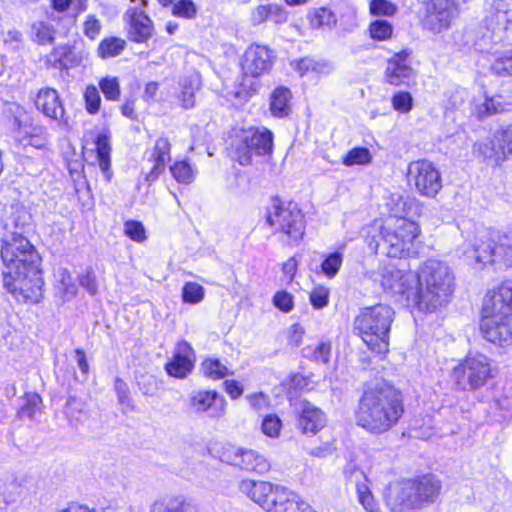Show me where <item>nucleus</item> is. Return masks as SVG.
I'll return each mask as SVG.
<instances>
[{
    "label": "nucleus",
    "mask_w": 512,
    "mask_h": 512,
    "mask_svg": "<svg viewBox=\"0 0 512 512\" xmlns=\"http://www.w3.org/2000/svg\"><path fill=\"white\" fill-rule=\"evenodd\" d=\"M1 258L4 289L19 302H39L44 282L39 268L40 256L30 241L17 232L6 236Z\"/></svg>",
    "instance_id": "obj_1"
},
{
    "label": "nucleus",
    "mask_w": 512,
    "mask_h": 512,
    "mask_svg": "<svg viewBox=\"0 0 512 512\" xmlns=\"http://www.w3.org/2000/svg\"><path fill=\"white\" fill-rule=\"evenodd\" d=\"M403 394L395 386H369L359 400L358 426L382 434L396 426L404 414Z\"/></svg>",
    "instance_id": "obj_2"
},
{
    "label": "nucleus",
    "mask_w": 512,
    "mask_h": 512,
    "mask_svg": "<svg viewBox=\"0 0 512 512\" xmlns=\"http://www.w3.org/2000/svg\"><path fill=\"white\" fill-rule=\"evenodd\" d=\"M480 330L483 337L498 346L512 344V281L489 290L483 300Z\"/></svg>",
    "instance_id": "obj_3"
},
{
    "label": "nucleus",
    "mask_w": 512,
    "mask_h": 512,
    "mask_svg": "<svg viewBox=\"0 0 512 512\" xmlns=\"http://www.w3.org/2000/svg\"><path fill=\"white\" fill-rule=\"evenodd\" d=\"M454 290V274L450 267L435 259L425 261L417 272L415 306L433 312L448 304Z\"/></svg>",
    "instance_id": "obj_4"
},
{
    "label": "nucleus",
    "mask_w": 512,
    "mask_h": 512,
    "mask_svg": "<svg viewBox=\"0 0 512 512\" xmlns=\"http://www.w3.org/2000/svg\"><path fill=\"white\" fill-rule=\"evenodd\" d=\"M441 490V481L432 474H426L389 486L385 501L392 512L420 510L435 503Z\"/></svg>",
    "instance_id": "obj_5"
},
{
    "label": "nucleus",
    "mask_w": 512,
    "mask_h": 512,
    "mask_svg": "<svg viewBox=\"0 0 512 512\" xmlns=\"http://www.w3.org/2000/svg\"><path fill=\"white\" fill-rule=\"evenodd\" d=\"M394 315L395 311L387 304L363 307L354 318L353 330L371 351L385 353Z\"/></svg>",
    "instance_id": "obj_6"
},
{
    "label": "nucleus",
    "mask_w": 512,
    "mask_h": 512,
    "mask_svg": "<svg viewBox=\"0 0 512 512\" xmlns=\"http://www.w3.org/2000/svg\"><path fill=\"white\" fill-rule=\"evenodd\" d=\"M266 222L276 233L286 236L291 246L297 245L305 234L306 222L301 209L294 202L284 204L278 197L272 198L267 208Z\"/></svg>",
    "instance_id": "obj_7"
},
{
    "label": "nucleus",
    "mask_w": 512,
    "mask_h": 512,
    "mask_svg": "<svg viewBox=\"0 0 512 512\" xmlns=\"http://www.w3.org/2000/svg\"><path fill=\"white\" fill-rule=\"evenodd\" d=\"M378 229L386 253L392 258L409 254L420 234L419 225L408 218H387Z\"/></svg>",
    "instance_id": "obj_8"
},
{
    "label": "nucleus",
    "mask_w": 512,
    "mask_h": 512,
    "mask_svg": "<svg viewBox=\"0 0 512 512\" xmlns=\"http://www.w3.org/2000/svg\"><path fill=\"white\" fill-rule=\"evenodd\" d=\"M461 252L468 264L476 269H482L487 264L509 267L512 263V246L507 241L496 242L487 235L464 244Z\"/></svg>",
    "instance_id": "obj_9"
},
{
    "label": "nucleus",
    "mask_w": 512,
    "mask_h": 512,
    "mask_svg": "<svg viewBox=\"0 0 512 512\" xmlns=\"http://www.w3.org/2000/svg\"><path fill=\"white\" fill-rule=\"evenodd\" d=\"M372 278L391 295H400L415 305L417 273L405 265L385 264L373 272Z\"/></svg>",
    "instance_id": "obj_10"
},
{
    "label": "nucleus",
    "mask_w": 512,
    "mask_h": 512,
    "mask_svg": "<svg viewBox=\"0 0 512 512\" xmlns=\"http://www.w3.org/2000/svg\"><path fill=\"white\" fill-rule=\"evenodd\" d=\"M486 32L484 44L503 42L505 33L512 28V0H490L489 14L484 19Z\"/></svg>",
    "instance_id": "obj_11"
},
{
    "label": "nucleus",
    "mask_w": 512,
    "mask_h": 512,
    "mask_svg": "<svg viewBox=\"0 0 512 512\" xmlns=\"http://www.w3.org/2000/svg\"><path fill=\"white\" fill-rule=\"evenodd\" d=\"M273 150V134L270 130L256 129L244 134L236 145L238 162L245 166L252 163L253 157L271 155Z\"/></svg>",
    "instance_id": "obj_12"
},
{
    "label": "nucleus",
    "mask_w": 512,
    "mask_h": 512,
    "mask_svg": "<svg viewBox=\"0 0 512 512\" xmlns=\"http://www.w3.org/2000/svg\"><path fill=\"white\" fill-rule=\"evenodd\" d=\"M408 181L416 191L428 198H435L442 189V178L439 170L427 160L411 162L408 166Z\"/></svg>",
    "instance_id": "obj_13"
},
{
    "label": "nucleus",
    "mask_w": 512,
    "mask_h": 512,
    "mask_svg": "<svg viewBox=\"0 0 512 512\" xmlns=\"http://www.w3.org/2000/svg\"><path fill=\"white\" fill-rule=\"evenodd\" d=\"M459 12L457 0H430L426 6L422 26L432 33H441L451 27Z\"/></svg>",
    "instance_id": "obj_14"
},
{
    "label": "nucleus",
    "mask_w": 512,
    "mask_h": 512,
    "mask_svg": "<svg viewBox=\"0 0 512 512\" xmlns=\"http://www.w3.org/2000/svg\"><path fill=\"white\" fill-rule=\"evenodd\" d=\"M474 151L494 166H501L512 157V127L496 131L489 141L474 144Z\"/></svg>",
    "instance_id": "obj_15"
},
{
    "label": "nucleus",
    "mask_w": 512,
    "mask_h": 512,
    "mask_svg": "<svg viewBox=\"0 0 512 512\" xmlns=\"http://www.w3.org/2000/svg\"><path fill=\"white\" fill-rule=\"evenodd\" d=\"M490 377V364L484 355L467 357L456 365L450 374V380L454 384H484Z\"/></svg>",
    "instance_id": "obj_16"
},
{
    "label": "nucleus",
    "mask_w": 512,
    "mask_h": 512,
    "mask_svg": "<svg viewBox=\"0 0 512 512\" xmlns=\"http://www.w3.org/2000/svg\"><path fill=\"white\" fill-rule=\"evenodd\" d=\"M221 460L248 472L265 473L270 468L268 460L255 450L232 445L223 448Z\"/></svg>",
    "instance_id": "obj_17"
},
{
    "label": "nucleus",
    "mask_w": 512,
    "mask_h": 512,
    "mask_svg": "<svg viewBox=\"0 0 512 512\" xmlns=\"http://www.w3.org/2000/svg\"><path fill=\"white\" fill-rule=\"evenodd\" d=\"M283 486L274 485L267 481H256L245 479L239 484L241 493L261 506L265 511L270 512Z\"/></svg>",
    "instance_id": "obj_18"
},
{
    "label": "nucleus",
    "mask_w": 512,
    "mask_h": 512,
    "mask_svg": "<svg viewBox=\"0 0 512 512\" xmlns=\"http://www.w3.org/2000/svg\"><path fill=\"white\" fill-rule=\"evenodd\" d=\"M127 39L134 43H147L154 34L153 21L143 11L136 8L128 9L124 14Z\"/></svg>",
    "instance_id": "obj_19"
},
{
    "label": "nucleus",
    "mask_w": 512,
    "mask_h": 512,
    "mask_svg": "<svg viewBox=\"0 0 512 512\" xmlns=\"http://www.w3.org/2000/svg\"><path fill=\"white\" fill-rule=\"evenodd\" d=\"M272 66L270 50L265 46L252 45L243 55L241 67L245 76L258 77L269 72Z\"/></svg>",
    "instance_id": "obj_20"
},
{
    "label": "nucleus",
    "mask_w": 512,
    "mask_h": 512,
    "mask_svg": "<svg viewBox=\"0 0 512 512\" xmlns=\"http://www.w3.org/2000/svg\"><path fill=\"white\" fill-rule=\"evenodd\" d=\"M409 53L403 50L394 54L387 62L385 79L390 85L408 84L414 78V70L408 62Z\"/></svg>",
    "instance_id": "obj_21"
},
{
    "label": "nucleus",
    "mask_w": 512,
    "mask_h": 512,
    "mask_svg": "<svg viewBox=\"0 0 512 512\" xmlns=\"http://www.w3.org/2000/svg\"><path fill=\"white\" fill-rule=\"evenodd\" d=\"M16 127L14 137L23 147L31 146L36 149H43L48 144V133L42 126L21 121L15 118Z\"/></svg>",
    "instance_id": "obj_22"
},
{
    "label": "nucleus",
    "mask_w": 512,
    "mask_h": 512,
    "mask_svg": "<svg viewBox=\"0 0 512 512\" xmlns=\"http://www.w3.org/2000/svg\"><path fill=\"white\" fill-rule=\"evenodd\" d=\"M190 407L197 413L205 412L218 418L224 414L225 400L215 391H198L190 397Z\"/></svg>",
    "instance_id": "obj_23"
},
{
    "label": "nucleus",
    "mask_w": 512,
    "mask_h": 512,
    "mask_svg": "<svg viewBox=\"0 0 512 512\" xmlns=\"http://www.w3.org/2000/svg\"><path fill=\"white\" fill-rule=\"evenodd\" d=\"M194 358L195 352L190 344L179 342L173 359L166 364L167 373L178 379L185 378L192 371Z\"/></svg>",
    "instance_id": "obj_24"
},
{
    "label": "nucleus",
    "mask_w": 512,
    "mask_h": 512,
    "mask_svg": "<svg viewBox=\"0 0 512 512\" xmlns=\"http://www.w3.org/2000/svg\"><path fill=\"white\" fill-rule=\"evenodd\" d=\"M35 105L45 116L65 126L68 125L63 105L56 90L50 88L40 90Z\"/></svg>",
    "instance_id": "obj_25"
},
{
    "label": "nucleus",
    "mask_w": 512,
    "mask_h": 512,
    "mask_svg": "<svg viewBox=\"0 0 512 512\" xmlns=\"http://www.w3.org/2000/svg\"><path fill=\"white\" fill-rule=\"evenodd\" d=\"M171 144L167 138L160 137L156 140L154 147L146 151V157L153 166L146 176L149 182L155 181L165 170L166 164L171 160Z\"/></svg>",
    "instance_id": "obj_26"
},
{
    "label": "nucleus",
    "mask_w": 512,
    "mask_h": 512,
    "mask_svg": "<svg viewBox=\"0 0 512 512\" xmlns=\"http://www.w3.org/2000/svg\"><path fill=\"white\" fill-rule=\"evenodd\" d=\"M326 424L325 414L316 406L305 401L298 420V426L304 434H316Z\"/></svg>",
    "instance_id": "obj_27"
},
{
    "label": "nucleus",
    "mask_w": 512,
    "mask_h": 512,
    "mask_svg": "<svg viewBox=\"0 0 512 512\" xmlns=\"http://www.w3.org/2000/svg\"><path fill=\"white\" fill-rule=\"evenodd\" d=\"M279 491L270 512H315L309 504L303 502L285 487H282Z\"/></svg>",
    "instance_id": "obj_28"
},
{
    "label": "nucleus",
    "mask_w": 512,
    "mask_h": 512,
    "mask_svg": "<svg viewBox=\"0 0 512 512\" xmlns=\"http://www.w3.org/2000/svg\"><path fill=\"white\" fill-rule=\"evenodd\" d=\"M99 167L105 174L107 180L111 178L110 171V135L106 132L99 133L94 141Z\"/></svg>",
    "instance_id": "obj_29"
},
{
    "label": "nucleus",
    "mask_w": 512,
    "mask_h": 512,
    "mask_svg": "<svg viewBox=\"0 0 512 512\" xmlns=\"http://www.w3.org/2000/svg\"><path fill=\"white\" fill-rule=\"evenodd\" d=\"M291 92L288 88H276L270 98V110L273 116L283 118L291 112L290 101Z\"/></svg>",
    "instance_id": "obj_30"
},
{
    "label": "nucleus",
    "mask_w": 512,
    "mask_h": 512,
    "mask_svg": "<svg viewBox=\"0 0 512 512\" xmlns=\"http://www.w3.org/2000/svg\"><path fill=\"white\" fill-rule=\"evenodd\" d=\"M181 92L179 94V100L181 101L182 107L190 109L195 106V93L200 88V81L197 75H192L182 79Z\"/></svg>",
    "instance_id": "obj_31"
},
{
    "label": "nucleus",
    "mask_w": 512,
    "mask_h": 512,
    "mask_svg": "<svg viewBox=\"0 0 512 512\" xmlns=\"http://www.w3.org/2000/svg\"><path fill=\"white\" fill-rule=\"evenodd\" d=\"M201 371L212 381H218L233 374L231 369L217 358H206L203 360L201 363Z\"/></svg>",
    "instance_id": "obj_32"
},
{
    "label": "nucleus",
    "mask_w": 512,
    "mask_h": 512,
    "mask_svg": "<svg viewBox=\"0 0 512 512\" xmlns=\"http://www.w3.org/2000/svg\"><path fill=\"white\" fill-rule=\"evenodd\" d=\"M72 63V50L68 45L55 47L45 57V64L55 69H67Z\"/></svg>",
    "instance_id": "obj_33"
},
{
    "label": "nucleus",
    "mask_w": 512,
    "mask_h": 512,
    "mask_svg": "<svg viewBox=\"0 0 512 512\" xmlns=\"http://www.w3.org/2000/svg\"><path fill=\"white\" fill-rule=\"evenodd\" d=\"M413 203L414 200L409 197H403L398 193L391 194L386 203L390 212L388 218H407Z\"/></svg>",
    "instance_id": "obj_34"
},
{
    "label": "nucleus",
    "mask_w": 512,
    "mask_h": 512,
    "mask_svg": "<svg viewBox=\"0 0 512 512\" xmlns=\"http://www.w3.org/2000/svg\"><path fill=\"white\" fill-rule=\"evenodd\" d=\"M505 110L501 96L486 97L484 102L475 105L473 113L478 119H484Z\"/></svg>",
    "instance_id": "obj_35"
},
{
    "label": "nucleus",
    "mask_w": 512,
    "mask_h": 512,
    "mask_svg": "<svg viewBox=\"0 0 512 512\" xmlns=\"http://www.w3.org/2000/svg\"><path fill=\"white\" fill-rule=\"evenodd\" d=\"M32 39L39 45L52 44L55 39L56 30L50 23L37 21L32 24Z\"/></svg>",
    "instance_id": "obj_36"
},
{
    "label": "nucleus",
    "mask_w": 512,
    "mask_h": 512,
    "mask_svg": "<svg viewBox=\"0 0 512 512\" xmlns=\"http://www.w3.org/2000/svg\"><path fill=\"white\" fill-rule=\"evenodd\" d=\"M170 171L175 180L182 184L192 183L198 173L197 168L193 167L188 161L182 160L175 162Z\"/></svg>",
    "instance_id": "obj_37"
},
{
    "label": "nucleus",
    "mask_w": 512,
    "mask_h": 512,
    "mask_svg": "<svg viewBox=\"0 0 512 512\" xmlns=\"http://www.w3.org/2000/svg\"><path fill=\"white\" fill-rule=\"evenodd\" d=\"M125 40L118 37H109L103 39L98 46V55L103 58L116 57L125 49Z\"/></svg>",
    "instance_id": "obj_38"
},
{
    "label": "nucleus",
    "mask_w": 512,
    "mask_h": 512,
    "mask_svg": "<svg viewBox=\"0 0 512 512\" xmlns=\"http://www.w3.org/2000/svg\"><path fill=\"white\" fill-rule=\"evenodd\" d=\"M51 6L59 13H65L70 9L74 18H77L87 10L88 0H51Z\"/></svg>",
    "instance_id": "obj_39"
},
{
    "label": "nucleus",
    "mask_w": 512,
    "mask_h": 512,
    "mask_svg": "<svg viewBox=\"0 0 512 512\" xmlns=\"http://www.w3.org/2000/svg\"><path fill=\"white\" fill-rule=\"evenodd\" d=\"M65 414L70 423L76 428L87 418V412L84 410V404L75 398L68 400Z\"/></svg>",
    "instance_id": "obj_40"
},
{
    "label": "nucleus",
    "mask_w": 512,
    "mask_h": 512,
    "mask_svg": "<svg viewBox=\"0 0 512 512\" xmlns=\"http://www.w3.org/2000/svg\"><path fill=\"white\" fill-rule=\"evenodd\" d=\"M150 512H196V509L189 503L170 500L168 502L156 501Z\"/></svg>",
    "instance_id": "obj_41"
},
{
    "label": "nucleus",
    "mask_w": 512,
    "mask_h": 512,
    "mask_svg": "<svg viewBox=\"0 0 512 512\" xmlns=\"http://www.w3.org/2000/svg\"><path fill=\"white\" fill-rule=\"evenodd\" d=\"M57 289L63 294L66 300L73 298L77 293V286L66 269H60L57 274Z\"/></svg>",
    "instance_id": "obj_42"
},
{
    "label": "nucleus",
    "mask_w": 512,
    "mask_h": 512,
    "mask_svg": "<svg viewBox=\"0 0 512 512\" xmlns=\"http://www.w3.org/2000/svg\"><path fill=\"white\" fill-rule=\"evenodd\" d=\"M303 353L307 358H311L318 363L327 364L331 356V344L330 342H320L315 347L304 348Z\"/></svg>",
    "instance_id": "obj_43"
},
{
    "label": "nucleus",
    "mask_w": 512,
    "mask_h": 512,
    "mask_svg": "<svg viewBox=\"0 0 512 512\" xmlns=\"http://www.w3.org/2000/svg\"><path fill=\"white\" fill-rule=\"evenodd\" d=\"M41 404V397L37 393L27 392L24 395V404L18 411V415L33 419L37 411L41 409Z\"/></svg>",
    "instance_id": "obj_44"
},
{
    "label": "nucleus",
    "mask_w": 512,
    "mask_h": 512,
    "mask_svg": "<svg viewBox=\"0 0 512 512\" xmlns=\"http://www.w3.org/2000/svg\"><path fill=\"white\" fill-rule=\"evenodd\" d=\"M371 161L372 155L366 147H355L343 158V164L346 166L366 165Z\"/></svg>",
    "instance_id": "obj_45"
},
{
    "label": "nucleus",
    "mask_w": 512,
    "mask_h": 512,
    "mask_svg": "<svg viewBox=\"0 0 512 512\" xmlns=\"http://www.w3.org/2000/svg\"><path fill=\"white\" fill-rule=\"evenodd\" d=\"M491 71L498 76H512V51L497 55L491 64Z\"/></svg>",
    "instance_id": "obj_46"
},
{
    "label": "nucleus",
    "mask_w": 512,
    "mask_h": 512,
    "mask_svg": "<svg viewBox=\"0 0 512 512\" xmlns=\"http://www.w3.org/2000/svg\"><path fill=\"white\" fill-rule=\"evenodd\" d=\"M369 33L372 39L385 41L391 38L393 27L387 20H375L369 26Z\"/></svg>",
    "instance_id": "obj_47"
},
{
    "label": "nucleus",
    "mask_w": 512,
    "mask_h": 512,
    "mask_svg": "<svg viewBox=\"0 0 512 512\" xmlns=\"http://www.w3.org/2000/svg\"><path fill=\"white\" fill-rule=\"evenodd\" d=\"M182 298L186 303L197 304L204 298V288L195 282H188L183 286Z\"/></svg>",
    "instance_id": "obj_48"
},
{
    "label": "nucleus",
    "mask_w": 512,
    "mask_h": 512,
    "mask_svg": "<svg viewBox=\"0 0 512 512\" xmlns=\"http://www.w3.org/2000/svg\"><path fill=\"white\" fill-rule=\"evenodd\" d=\"M342 260V255L339 252H334L328 255L321 265L323 273L327 277L333 278L338 273L342 265Z\"/></svg>",
    "instance_id": "obj_49"
},
{
    "label": "nucleus",
    "mask_w": 512,
    "mask_h": 512,
    "mask_svg": "<svg viewBox=\"0 0 512 512\" xmlns=\"http://www.w3.org/2000/svg\"><path fill=\"white\" fill-rule=\"evenodd\" d=\"M172 14L177 17L193 19L197 14V8L192 0H179L173 5Z\"/></svg>",
    "instance_id": "obj_50"
},
{
    "label": "nucleus",
    "mask_w": 512,
    "mask_h": 512,
    "mask_svg": "<svg viewBox=\"0 0 512 512\" xmlns=\"http://www.w3.org/2000/svg\"><path fill=\"white\" fill-rule=\"evenodd\" d=\"M100 89L107 100L116 101L120 96V86L117 78H104L99 83Z\"/></svg>",
    "instance_id": "obj_51"
},
{
    "label": "nucleus",
    "mask_w": 512,
    "mask_h": 512,
    "mask_svg": "<svg viewBox=\"0 0 512 512\" xmlns=\"http://www.w3.org/2000/svg\"><path fill=\"white\" fill-rule=\"evenodd\" d=\"M393 108L400 113H408L413 107V98L409 92L400 91L392 97Z\"/></svg>",
    "instance_id": "obj_52"
},
{
    "label": "nucleus",
    "mask_w": 512,
    "mask_h": 512,
    "mask_svg": "<svg viewBox=\"0 0 512 512\" xmlns=\"http://www.w3.org/2000/svg\"><path fill=\"white\" fill-rule=\"evenodd\" d=\"M86 110L90 114H96L100 109L101 98L98 89L91 85L84 92Z\"/></svg>",
    "instance_id": "obj_53"
},
{
    "label": "nucleus",
    "mask_w": 512,
    "mask_h": 512,
    "mask_svg": "<svg viewBox=\"0 0 512 512\" xmlns=\"http://www.w3.org/2000/svg\"><path fill=\"white\" fill-rule=\"evenodd\" d=\"M310 302L315 309H322L329 303V290L324 286H316L310 292Z\"/></svg>",
    "instance_id": "obj_54"
},
{
    "label": "nucleus",
    "mask_w": 512,
    "mask_h": 512,
    "mask_svg": "<svg viewBox=\"0 0 512 512\" xmlns=\"http://www.w3.org/2000/svg\"><path fill=\"white\" fill-rule=\"evenodd\" d=\"M102 29L100 20L92 14H89L83 23V33L91 40L96 39Z\"/></svg>",
    "instance_id": "obj_55"
},
{
    "label": "nucleus",
    "mask_w": 512,
    "mask_h": 512,
    "mask_svg": "<svg viewBox=\"0 0 512 512\" xmlns=\"http://www.w3.org/2000/svg\"><path fill=\"white\" fill-rule=\"evenodd\" d=\"M370 12L373 15L392 16L396 12V7L387 0H372Z\"/></svg>",
    "instance_id": "obj_56"
},
{
    "label": "nucleus",
    "mask_w": 512,
    "mask_h": 512,
    "mask_svg": "<svg viewBox=\"0 0 512 512\" xmlns=\"http://www.w3.org/2000/svg\"><path fill=\"white\" fill-rule=\"evenodd\" d=\"M125 233L133 241L141 242L145 239V229L142 223L134 220L125 222Z\"/></svg>",
    "instance_id": "obj_57"
},
{
    "label": "nucleus",
    "mask_w": 512,
    "mask_h": 512,
    "mask_svg": "<svg viewBox=\"0 0 512 512\" xmlns=\"http://www.w3.org/2000/svg\"><path fill=\"white\" fill-rule=\"evenodd\" d=\"M281 428V420L276 415H268L262 421V431L269 437H276Z\"/></svg>",
    "instance_id": "obj_58"
},
{
    "label": "nucleus",
    "mask_w": 512,
    "mask_h": 512,
    "mask_svg": "<svg viewBox=\"0 0 512 512\" xmlns=\"http://www.w3.org/2000/svg\"><path fill=\"white\" fill-rule=\"evenodd\" d=\"M79 283L90 295H95L98 291L96 275L92 269L79 277Z\"/></svg>",
    "instance_id": "obj_59"
},
{
    "label": "nucleus",
    "mask_w": 512,
    "mask_h": 512,
    "mask_svg": "<svg viewBox=\"0 0 512 512\" xmlns=\"http://www.w3.org/2000/svg\"><path fill=\"white\" fill-rule=\"evenodd\" d=\"M273 303L283 312H290L293 308V298L285 291L277 292L273 298Z\"/></svg>",
    "instance_id": "obj_60"
},
{
    "label": "nucleus",
    "mask_w": 512,
    "mask_h": 512,
    "mask_svg": "<svg viewBox=\"0 0 512 512\" xmlns=\"http://www.w3.org/2000/svg\"><path fill=\"white\" fill-rule=\"evenodd\" d=\"M117 395L119 404L122 406L123 412L134 409L131 392L128 386H118Z\"/></svg>",
    "instance_id": "obj_61"
},
{
    "label": "nucleus",
    "mask_w": 512,
    "mask_h": 512,
    "mask_svg": "<svg viewBox=\"0 0 512 512\" xmlns=\"http://www.w3.org/2000/svg\"><path fill=\"white\" fill-rule=\"evenodd\" d=\"M314 21L318 26H330L335 23V15L327 8H320L316 11Z\"/></svg>",
    "instance_id": "obj_62"
},
{
    "label": "nucleus",
    "mask_w": 512,
    "mask_h": 512,
    "mask_svg": "<svg viewBox=\"0 0 512 512\" xmlns=\"http://www.w3.org/2000/svg\"><path fill=\"white\" fill-rule=\"evenodd\" d=\"M287 12L277 4H269V20L281 24L287 21Z\"/></svg>",
    "instance_id": "obj_63"
},
{
    "label": "nucleus",
    "mask_w": 512,
    "mask_h": 512,
    "mask_svg": "<svg viewBox=\"0 0 512 512\" xmlns=\"http://www.w3.org/2000/svg\"><path fill=\"white\" fill-rule=\"evenodd\" d=\"M267 20H269V4L259 5L253 10L251 21L254 25L261 24Z\"/></svg>",
    "instance_id": "obj_64"
}]
</instances>
